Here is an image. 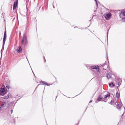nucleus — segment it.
I'll return each instance as SVG.
<instances>
[{
    "mask_svg": "<svg viewBox=\"0 0 125 125\" xmlns=\"http://www.w3.org/2000/svg\"><path fill=\"white\" fill-rule=\"evenodd\" d=\"M21 43L24 46H26L28 44V41L27 36L25 33L23 34Z\"/></svg>",
    "mask_w": 125,
    "mask_h": 125,
    "instance_id": "f257e3e1",
    "label": "nucleus"
},
{
    "mask_svg": "<svg viewBox=\"0 0 125 125\" xmlns=\"http://www.w3.org/2000/svg\"><path fill=\"white\" fill-rule=\"evenodd\" d=\"M6 36H7L6 31V29H5V30L4 31V37H3V38L2 48L1 50V56H2V51H3L4 50V44H5V43L6 40Z\"/></svg>",
    "mask_w": 125,
    "mask_h": 125,
    "instance_id": "f03ea898",
    "label": "nucleus"
},
{
    "mask_svg": "<svg viewBox=\"0 0 125 125\" xmlns=\"http://www.w3.org/2000/svg\"><path fill=\"white\" fill-rule=\"evenodd\" d=\"M7 93L6 90L5 88H0V95L3 96Z\"/></svg>",
    "mask_w": 125,
    "mask_h": 125,
    "instance_id": "7ed1b4c3",
    "label": "nucleus"
},
{
    "mask_svg": "<svg viewBox=\"0 0 125 125\" xmlns=\"http://www.w3.org/2000/svg\"><path fill=\"white\" fill-rule=\"evenodd\" d=\"M106 16H105V18L107 20H108L111 17L112 14L111 13H108L106 14Z\"/></svg>",
    "mask_w": 125,
    "mask_h": 125,
    "instance_id": "20e7f679",
    "label": "nucleus"
},
{
    "mask_svg": "<svg viewBox=\"0 0 125 125\" xmlns=\"http://www.w3.org/2000/svg\"><path fill=\"white\" fill-rule=\"evenodd\" d=\"M122 80L121 79H117L116 81V82L117 85L119 86L120 85L122 82Z\"/></svg>",
    "mask_w": 125,
    "mask_h": 125,
    "instance_id": "39448f33",
    "label": "nucleus"
},
{
    "mask_svg": "<svg viewBox=\"0 0 125 125\" xmlns=\"http://www.w3.org/2000/svg\"><path fill=\"white\" fill-rule=\"evenodd\" d=\"M110 96V93L109 92H108L107 94L104 96V97L103 98V99L106 100L104 101V102H106L107 101V99H106V98L107 97H109Z\"/></svg>",
    "mask_w": 125,
    "mask_h": 125,
    "instance_id": "423d86ee",
    "label": "nucleus"
},
{
    "mask_svg": "<svg viewBox=\"0 0 125 125\" xmlns=\"http://www.w3.org/2000/svg\"><path fill=\"white\" fill-rule=\"evenodd\" d=\"M90 68L91 69H98V70L99 69V67L97 65H96L94 66H92L90 67Z\"/></svg>",
    "mask_w": 125,
    "mask_h": 125,
    "instance_id": "0eeeda50",
    "label": "nucleus"
},
{
    "mask_svg": "<svg viewBox=\"0 0 125 125\" xmlns=\"http://www.w3.org/2000/svg\"><path fill=\"white\" fill-rule=\"evenodd\" d=\"M103 99V97L101 95H99L97 99V101H104L103 100H102Z\"/></svg>",
    "mask_w": 125,
    "mask_h": 125,
    "instance_id": "6e6552de",
    "label": "nucleus"
},
{
    "mask_svg": "<svg viewBox=\"0 0 125 125\" xmlns=\"http://www.w3.org/2000/svg\"><path fill=\"white\" fill-rule=\"evenodd\" d=\"M18 4V1L16 0V1L14 2L13 5V10H15L17 6V5Z\"/></svg>",
    "mask_w": 125,
    "mask_h": 125,
    "instance_id": "1a4fd4ad",
    "label": "nucleus"
},
{
    "mask_svg": "<svg viewBox=\"0 0 125 125\" xmlns=\"http://www.w3.org/2000/svg\"><path fill=\"white\" fill-rule=\"evenodd\" d=\"M11 96V94L10 93H9L7 96H4L3 98L4 99H8V98L10 97Z\"/></svg>",
    "mask_w": 125,
    "mask_h": 125,
    "instance_id": "9d476101",
    "label": "nucleus"
},
{
    "mask_svg": "<svg viewBox=\"0 0 125 125\" xmlns=\"http://www.w3.org/2000/svg\"><path fill=\"white\" fill-rule=\"evenodd\" d=\"M7 104L4 101H3L2 102V104L1 105L0 107L2 108L3 107H5Z\"/></svg>",
    "mask_w": 125,
    "mask_h": 125,
    "instance_id": "9b49d317",
    "label": "nucleus"
},
{
    "mask_svg": "<svg viewBox=\"0 0 125 125\" xmlns=\"http://www.w3.org/2000/svg\"><path fill=\"white\" fill-rule=\"evenodd\" d=\"M16 51L20 53L22 51V49L21 46H19V49H17Z\"/></svg>",
    "mask_w": 125,
    "mask_h": 125,
    "instance_id": "f8f14e48",
    "label": "nucleus"
},
{
    "mask_svg": "<svg viewBox=\"0 0 125 125\" xmlns=\"http://www.w3.org/2000/svg\"><path fill=\"white\" fill-rule=\"evenodd\" d=\"M122 13V15L124 16V17H125L124 16H125V10H124V11H121L120 12L119 14H120V17H121V14Z\"/></svg>",
    "mask_w": 125,
    "mask_h": 125,
    "instance_id": "ddd939ff",
    "label": "nucleus"
},
{
    "mask_svg": "<svg viewBox=\"0 0 125 125\" xmlns=\"http://www.w3.org/2000/svg\"><path fill=\"white\" fill-rule=\"evenodd\" d=\"M116 97L117 98H119L120 97V94L119 93L117 92L116 94Z\"/></svg>",
    "mask_w": 125,
    "mask_h": 125,
    "instance_id": "4468645a",
    "label": "nucleus"
},
{
    "mask_svg": "<svg viewBox=\"0 0 125 125\" xmlns=\"http://www.w3.org/2000/svg\"><path fill=\"white\" fill-rule=\"evenodd\" d=\"M106 77L107 78L109 79L111 78V76L109 73H108Z\"/></svg>",
    "mask_w": 125,
    "mask_h": 125,
    "instance_id": "2eb2a0df",
    "label": "nucleus"
},
{
    "mask_svg": "<svg viewBox=\"0 0 125 125\" xmlns=\"http://www.w3.org/2000/svg\"><path fill=\"white\" fill-rule=\"evenodd\" d=\"M122 19V21L125 22V17H120Z\"/></svg>",
    "mask_w": 125,
    "mask_h": 125,
    "instance_id": "dca6fc26",
    "label": "nucleus"
},
{
    "mask_svg": "<svg viewBox=\"0 0 125 125\" xmlns=\"http://www.w3.org/2000/svg\"><path fill=\"white\" fill-rule=\"evenodd\" d=\"M46 82H44V81H40V83H42V84H45V83H46Z\"/></svg>",
    "mask_w": 125,
    "mask_h": 125,
    "instance_id": "f3484780",
    "label": "nucleus"
},
{
    "mask_svg": "<svg viewBox=\"0 0 125 125\" xmlns=\"http://www.w3.org/2000/svg\"><path fill=\"white\" fill-rule=\"evenodd\" d=\"M114 101H115L114 100L113 101V100H111V102H110V103H110V104H113V103H115Z\"/></svg>",
    "mask_w": 125,
    "mask_h": 125,
    "instance_id": "a211bd4d",
    "label": "nucleus"
},
{
    "mask_svg": "<svg viewBox=\"0 0 125 125\" xmlns=\"http://www.w3.org/2000/svg\"><path fill=\"white\" fill-rule=\"evenodd\" d=\"M122 106V105L121 104H118V106L119 108H120Z\"/></svg>",
    "mask_w": 125,
    "mask_h": 125,
    "instance_id": "6ab92c4d",
    "label": "nucleus"
},
{
    "mask_svg": "<svg viewBox=\"0 0 125 125\" xmlns=\"http://www.w3.org/2000/svg\"><path fill=\"white\" fill-rule=\"evenodd\" d=\"M6 88L8 89L10 88V86H9V85H7V86H6Z\"/></svg>",
    "mask_w": 125,
    "mask_h": 125,
    "instance_id": "aec40b11",
    "label": "nucleus"
},
{
    "mask_svg": "<svg viewBox=\"0 0 125 125\" xmlns=\"http://www.w3.org/2000/svg\"><path fill=\"white\" fill-rule=\"evenodd\" d=\"M13 102H11L10 104V105L12 106L13 105Z\"/></svg>",
    "mask_w": 125,
    "mask_h": 125,
    "instance_id": "412c9836",
    "label": "nucleus"
},
{
    "mask_svg": "<svg viewBox=\"0 0 125 125\" xmlns=\"http://www.w3.org/2000/svg\"><path fill=\"white\" fill-rule=\"evenodd\" d=\"M105 65H106V64L105 63L104 64H102L101 66H102V67H103L104 66H105Z\"/></svg>",
    "mask_w": 125,
    "mask_h": 125,
    "instance_id": "4be33fe9",
    "label": "nucleus"
},
{
    "mask_svg": "<svg viewBox=\"0 0 125 125\" xmlns=\"http://www.w3.org/2000/svg\"><path fill=\"white\" fill-rule=\"evenodd\" d=\"M95 2H96V4L97 7V8H98V3H97V1Z\"/></svg>",
    "mask_w": 125,
    "mask_h": 125,
    "instance_id": "5701e85b",
    "label": "nucleus"
},
{
    "mask_svg": "<svg viewBox=\"0 0 125 125\" xmlns=\"http://www.w3.org/2000/svg\"><path fill=\"white\" fill-rule=\"evenodd\" d=\"M111 85H113V87H114L115 86V84H113V83L112 82V83H111Z\"/></svg>",
    "mask_w": 125,
    "mask_h": 125,
    "instance_id": "b1692460",
    "label": "nucleus"
},
{
    "mask_svg": "<svg viewBox=\"0 0 125 125\" xmlns=\"http://www.w3.org/2000/svg\"><path fill=\"white\" fill-rule=\"evenodd\" d=\"M40 84H39L38 85V86L37 87H36V88H35V91L37 89V88L38 86L39 85H40Z\"/></svg>",
    "mask_w": 125,
    "mask_h": 125,
    "instance_id": "393cba45",
    "label": "nucleus"
},
{
    "mask_svg": "<svg viewBox=\"0 0 125 125\" xmlns=\"http://www.w3.org/2000/svg\"><path fill=\"white\" fill-rule=\"evenodd\" d=\"M47 85V86H49L50 85L47 82H46V83H45V84Z\"/></svg>",
    "mask_w": 125,
    "mask_h": 125,
    "instance_id": "a878e982",
    "label": "nucleus"
},
{
    "mask_svg": "<svg viewBox=\"0 0 125 125\" xmlns=\"http://www.w3.org/2000/svg\"><path fill=\"white\" fill-rule=\"evenodd\" d=\"M109 30V29H108V30H107V40H108V32Z\"/></svg>",
    "mask_w": 125,
    "mask_h": 125,
    "instance_id": "bb28decb",
    "label": "nucleus"
},
{
    "mask_svg": "<svg viewBox=\"0 0 125 125\" xmlns=\"http://www.w3.org/2000/svg\"><path fill=\"white\" fill-rule=\"evenodd\" d=\"M7 108H10V106L9 105V104L7 105Z\"/></svg>",
    "mask_w": 125,
    "mask_h": 125,
    "instance_id": "cd10ccee",
    "label": "nucleus"
},
{
    "mask_svg": "<svg viewBox=\"0 0 125 125\" xmlns=\"http://www.w3.org/2000/svg\"><path fill=\"white\" fill-rule=\"evenodd\" d=\"M11 113H12L13 110L12 109V108H11Z\"/></svg>",
    "mask_w": 125,
    "mask_h": 125,
    "instance_id": "c85d7f7f",
    "label": "nucleus"
},
{
    "mask_svg": "<svg viewBox=\"0 0 125 125\" xmlns=\"http://www.w3.org/2000/svg\"><path fill=\"white\" fill-rule=\"evenodd\" d=\"M43 58H44V62H46V60L45 59V57L44 56Z\"/></svg>",
    "mask_w": 125,
    "mask_h": 125,
    "instance_id": "c756f323",
    "label": "nucleus"
},
{
    "mask_svg": "<svg viewBox=\"0 0 125 125\" xmlns=\"http://www.w3.org/2000/svg\"><path fill=\"white\" fill-rule=\"evenodd\" d=\"M111 83H110L109 84V86H110L111 85Z\"/></svg>",
    "mask_w": 125,
    "mask_h": 125,
    "instance_id": "7c9ffc66",
    "label": "nucleus"
},
{
    "mask_svg": "<svg viewBox=\"0 0 125 125\" xmlns=\"http://www.w3.org/2000/svg\"><path fill=\"white\" fill-rule=\"evenodd\" d=\"M92 102V100H91L90 101V102H89V103H91V102Z\"/></svg>",
    "mask_w": 125,
    "mask_h": 125,
    "instance_id": "2f4dec72",
    "label": "nucleus"
},
{
    "mask_svg": "<svg viewBox=\"0 0 125 125\" xmlns=\"http://www.w3.org/2000/svg\"><path fill=\"white\" fill-rule=\"evenodd\" d=\"M119 88V86H118L117 87V89H118Z\"/></svg>",
    "mask_w": 125,
    "mask_h": 125,
    "instance_id": "473e14b6",
    "label": "nucleus"
},
{
    "mask_svg": "<svg viewBox=\"0 0 125 125\" xmlns=\"http://www.w3.org/2000/svg\"><path fill=\"white\" fill-rule=\"evenodd\" d=\"M95 102L96 103H97L98 102L97 101H95Z\"/></svg>",
    "mask_w": 125,
    "mask_h": 125,
    "instance_id": "72a5a7b5",
    "label": "nucleus"
},
{
    "mask_svg": "<svg viewBox=\"0 0 125 125\" xmlns=\"http://www.w3.org/2000/svg\"><path fill=\"white\" fill-rule=\"evenodd\" d=\"M16 98V97H13V98Z\"/></svg>",
    "mask_w": 125,
    "mask_h": 125,
    "instance_id": "f704fd0d",
    "label": "nucleus"
},
{
    "mask_svg": "<svg viewBox=\"0 0 125 125\" xmlns=\"http://www.w3.org/2000/svg\"><path fill=\"white\" fill-rule=\"evenodd\" d=\"M33 74H34V76H35V74H34V73H33Z\"/></svg>",
    "mask_w": 125,
    "mask_h": 125,
    "instance_id": "c9c22d12",
    "label": "nucleus"
},
{
    "mask_svg": "<svg viewBox=\"0 0 125 125\" xmlns=\"http://www.w3.org/2000/svg\"><path fill=\"white\" fill-rule=\"evenodd\" d=\"M97 0H94L95 1V2H96V1H97Z\"/></svg>",
    "mask_w": 125,
    "mask_h": 125,
    "instance_id": "e433bc0d",
    "label": "nucleus"
},
{
    "mask_svg": "<svg viewBox=\"0 0 125 125\" xmlns=\"http://www.w3.org/2000/svg\"><path fill=\"white\" fill-rule=\"evenodd\" d=\"M96 11V10H95L94 11V12H95Z\"/></svg>",
    "mask_w": 125,
    "mask_h": 125,
    "instance_id": "4c0bfd02",
    "label": "nucleus"
},
{
    "mask_svg": "<svg viewBox=\"0 0 125 125\" xmlns=\"http://www.w3.org/2000/svg\"><path fill=\"white\" fill-rule=\"evenodd\" d=\"M123 114H123V115H122V116L123 115Z\"/></svg>",
    "mask_w": 125,
    "mask_h": 125,
    "instance_id": "58836bf2",
    "label": "nucleus"
},
{
    "mask_svg": "<svg viewBox=\"0 0 125 125\" xmlns=\"http://www.w3.org/2000/svg\"><path fill=\"white\" fill-rule=\"evenodd\" d=\"M53 6V8H54V6Z\"/></svg>",
    "mask_w": 125,
    "mask_h": 125,
    "instance_id": "ea45409f",
    "label": "nucleus"
},
{
    "mask_svg": "<svg viewBox=\"0 0 125 125\" xmlns=\"http://www.w3.org/2000/svg\"><path fill=\"white\" fill-rule=\"evenodd\" d=\"M16 96H18V95H16Z\"/></svg>",
    "mask_w": 125,
    "mask_h": 125,
    "instance_id": "a19ab883",
    "label": "nucleus"
},
{
    "mask_svg": "<svg viewBox=\"0 0 125 125\" xmlns=\"http://www.w3.org/2000/svg\"><path fill=\"white\" fill-rule=\"evenodd\" d=\"M1 108V107H0V109Z\"/></svg>",
    "mask_w": 125,
    "mask_h": 125,
    "instance_id": "79ce46f5",
    "label": "nucleus"
},
{
    "mask_svg": "<svg viewBox=\"0 0 125 125\" xmlns=\"http://www.w3.org/2000/svg\"><path fill=\"white\" fill-rule=\"evenodd\" d=\"M107 62H108V61Z\"/></svg>",
    "mask_w": 125,
    "mask_h": 125,
    "instance_id": "37998d69",
    "label": "nucleus"
},
{
    "mask_svg": "<svg viewBox=\"0 0 125 125\" xmlns=\"http://www.w3.org/2000/svg\"><path fill=\"white\" fill-rule=\"evenodd\" d=\"M57 97V96H56V97Z\"/></svg>",
    "mask_w": 125,
    "mask_h": 125,
    "instance_id": "c03bdc74",
    "label": "nucleus"
},
{
    "mask_svg": "<svg viewBox=\"0 0 125 125\" xmlns=\"http://www.w3.org/2000/svg\"><path fill=\"white\" fill-rule=\"evenodd\" d=\"M124 109H125V108H124Z\"/></svg>",
    "mask_w": 125,
    "mask_h": 125,
    "instance_id": "a18cd8bd",
    "label": "nucleus"
}]
</instances>
